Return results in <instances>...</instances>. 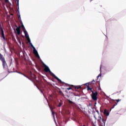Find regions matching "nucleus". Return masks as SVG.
I'll return each instance as SVG.
<instances>
[{
    "label": "nucleus",
    "mask_w": 126,
    "mask_h": 126,
    "mask_svg": "<svg viewBox=\"0 0 126 126\" xmlns=\"http://www.w3.org/2000/svg\"><path fill=\"white\" fill-rule=\"evenodd\" d=\"M52 113V116H53L54 119H55V113L51 110Z\"/></svg>",
    "instance_id": "2eb2a0df"
},
{
    "label": "nucleus",
    "mask_w": 126,
    "mask_h": 126,
    "mask_svg": "<svg viewBox=\"0 0 126 126\" xmlns=\"http://www.w3.org/2000/svg\"><path fill=\"white\" fill-rule=\"evenodd\" d=\"M97 96H98V93L97 92L94 91V92H93L91 95L92 100H93V101H97L98 99Z\"/></svg>",
    "instance_id": "20e7f679"
},
{
    "label": "nucleus",
    "mask_w": 126,
    "mask_h": 126,
    "mask_svg": "<svg viewBox=\"0 0 126 126\" xmlns=\"http://www.w3.org/2000/svg\"><path fill=\"white\" fill-rule=\"evenodd\" d=\"M101 68H102V65H100V70H101Z\"/></svg>",
    "instance_id": "a878e982"
},
{
    "label": "nucleus",
    "mask_w": 126,
    "mask_h": 126,
    "mask_svg": "<svg viewBox=\"0 0 126 126\" xmlns=\"http://www.w3.org/2000/svg\"><path fill=\"white\" fill-rule=\"evenodd\" d=\"M122 99H116V100H114V101H116V102H117V103H116L113 107H112V109H114V108H115V106H117V105H118V103H119V102H120V101H121Z\"/></svg>",
    "instance_id": "9d476101"
},
{
    "label": "nucleus",
    "mask_w": 126,
    "mask_h": 126,
    "mask_svg": "<svg viewBox=\"0 0 126 126\" xmlns=\"http://www.w3.org/2000/svg\"><path fill=\"white\" fill-rule=\"evenodd\" d=\"M91 1H92V0H91Z\"/></svg>",
    "instance_id": "cd10ccee"
},
{
    "label": "nucleus",
    "mask_w": 126,
    "mask_h": 126,
    "mask_svg": "<svg viewBox=\"0 0 126 126\" xmlns=\"http://www.w3.org/2000/svg\"><path fill=\"white\" fill-rule=\"evenodd\" d=\"M4 1H5V2H8V0H4Z\"/></svg>",
    "instance_id": "4be33fe9"
},
{
    "label": "nucleus",
    "mask_w": 126,
    "mask_h": 126,
    "mask_svg": "<svg viewBox=\"0 0 126 126\" xmlns=\"http://www.w3.org/2000/svg\"><path fill=\"white\" fill-rule=\"evenodd\" d=\"M68 102L69 103V104H74V102H73L72 101L70 100H68Z\"/></svg>",
    "instance_id": "ddd939ff"
},
{
    "label": "nucleus",
    "mask_w": 126,
    "mask_h": 126,
    "mask_svg": "<svg viewBox=\"0 0 126 126\" xmlns=\"http://www.w3.org/2000/svg\"><path fill=\"white\" fill-rule=\"evenodd\" d=\"M99 119H100V120H102V122H104V120H103V119H102V117H99Z\"/></svg>",
    "instance_id": "6ab92c4d"
},
{
    "label": "nucleus",
    "mask_w": 126,
    "mask_h": 126,
    "mask_svg": "<svg viewBox=\"0 0 126 126\" xmlns=\"http://www.w3.org/2000/svg\"><path fill=\"white\" fill-rule=\"evenodd\" d=\"M89 105H90V106H91V104L90 103V104H89Z\"/></svg>",
    "instance_id": "bb28decb"
},
{
    "label": "nucleus",
    "mask_w": 126,
    "mask_h": 126,
    "mask_svg": "<svg viewBox=\"0 0 126 126\" xmlns=\"http://www.w3.org/2000/svg\"><path fill=\"white\" fill-rule=\"evenodd\" d=\"M43 64L44 67V71H45L46 72H50L51 75H52L53 76V77H54V78H55V79H57V80H58V81L60 82V83H61L62 84H63V81H62V80L61 79H59V78H58V77H57V76H56V75H55L53 72H52V71H51V70H50V68H49V67L48 66H47V65H46L44 63H43Z\"/></svg>",
    "instance_id": "f257e3e1"
},
{
    "label": "nucleus",
    "mask_w": 126,
    "mask_h": 126,
    "mask_svg": "<svg viewBox=\"0 0 126 126\" xmlns=\"http://www.w3.org/2000/svg\"><path fill=\"white\" fill-rule=\"evenodd\" d=\"M59 93H60V94H63V92H62V91H60Z\"/></svg>",
    "instance_id": "a211bd4d"
},
{
    "label": "nucleus",
    "mask_w": 126,
    "mask_h": 126,
    "mask_svg": "<svg viewBox=\"0 0 126 126\" xmlns=\"http://www.w3.org/2000/svg\"><path fill=\"white\" fill-rule=\"evenodd\" d=\"M0 61H1L2 63V66L3 68H5V66L7 65V64L6 63V62L5 61V59H4V57H3V56L1 55V54L0 53Z\"/></svg>",
    "instance_id": "7ed1b4c3"
},
{
    "label": "nucleus",
    "mask_w": 126,
    "mask_h": 126,
    "mask_svg": "<svg viewBox=\"0 0 126 126\" xmlns=\"http://www.w3.org/2000/svg\"><path fill=\"white\" fill-rule=\"evenodd\" d=\"M21 28V27H20V26H19L16 29V32H17V34H18V35H20V33H21L20 28Z\"/></svg>",
    "instance_id": "6e6552de"
},
{
    "label": "nucleus",
    "mask_w": 126,
    "mask_h": 126,
    "mask_svg": "<svg viewBox=\"0 0 126 126\" xmlns=\"http://www.w3.org/2000/svg\"><path fill=\"white\" fill-rule=\"evenodd\" d=\"M104 115H105V116H109V112L108 111H107V110H104Z\"/></svg>",
    "instance_id": "9b49d317"
},
{
    "label": "nucleus",
    "mask_w": 126,
    "mask_h": 126,
    "mask_svg": "<svg viewBox=\"0 0 126 126\" xmlns=\"http://www.w3.org/2000/svg\"><path fill=\"white\" fill-rule=\"evenodd\" d=\"M0 29L1 31V38H3L4 41H6V39L5 38V36H4V32H3V29L2 27H1Z\"/></svg>",
    "instance_id": "0eeeda50"
},
{
    "label": "nucleus",
    "mask_w": 126,
    "mask_h": 126,
    "mask_svg": "<svg viewBox=\"0 0 126 126\" xmlns=\"http://www.w3.org/2000/svg\"><path fill=\"white\" fill-rule=\"evenodd\" d=\"M19 43L21 45V41L19 40Z\"/></svg>",
    "instance_id": "b1692460"
},
{
    "label": "nucleus",
    "mask_w": 126,
    "mask_h": 126,
    "mask_svg": "<svg viewBox=\"0 0 126 126\" xmlns=\"http://www.w3.org/2000/svg\"><path fill=\"white\" fill-rule=\"evenodd\" d=\"M18 18H19V19H21V17H20V15H19Z\"/></svg>",
    "instance_id": "412c9836"
},
{
    "label": "nucleus",
    "mask_w": 126,
    "mask_h": 126,
    "mask_svg": "<svg viewBox=\"0 0 126 126\" xmlns=\"http://www.w3.org/2000/svg\"><path fill=\"white\" fill-rule=\"evenodd\" d=\"M58 106L59 107H61V106H62V103H60Z\"/></svg>",
    "instance_id": "aec40b11"
},
{
    "label": "nucleus",
    "mask_w": 126,
    "mask_h": 126,
    "mask_svg": "<svg viewBox=\"0 0 126 126\" xmlns=\"http://www.w3.org/2000/svg\"><path fill=\"white\" fill-rule=\"evenodd\" d=\"M24 32L25 34V37L26 38V39L28 41V42L27 43L28 44V43H29L30 47H31V48H32V43H31V40H30V38H29V35H28V32H27V31L26 30L24 31Z\"/></svg>",
    "instance_id": "f03ea898"
},
{
    "label": "nucleus",
    "mask_w": 126,
    "mask_h": 126,
    "mask_svg": "<svg viewBox=\"0 0 126 126\" xmlns=\"http://www.w3.org/2000/svg\"><path fill=\"white\" fill-rule=\"evenodd\" d=\"M73 88H74L75 90L77 89V90H78V89H81V86H73V85H71Z\"/></svg>",
    "instance_id": "1a4fd4ad"
},
{
    "label": "nucleus",
    "mask_w": 126,
    "mask_h": 126,
    "mask_svg": "<svg viewBox=\"0 0 126 126\" xmlns=\"http://www.w3.org/2000/svg\"><path fill=\"white\" fill-rule=\"evenodd\" d=\"M101 74H99L98 76H97V77H99V76H101Z\"/></svg>",
    "instance_id": "5701e85b"
},
{
    "label": "nucleus",
    "mask_w": 126,
    "mask_h": 126,
    "mask_svg": "<svg viewBox=\"0 0 126 126\" xmlns=\"http://www.w3.org/2000/svg\"><path fill=\"white\" fill-rule=\"evenodd\" d=\"M26 77H27L30 80L32 81V71H30V72L28 71V75H25Z\"/></svg>",
    "instance_id": "423d86ee"
},
{
    "label": "nucleus",
    "mask_w": 126,
    "mask_h": 126,
    "mask_svg": "<svg viewBox=\"0 0 126 126\" xmlns=\"http://www.w3.org/2000/svg\"><path fill=\"white\" fill-rule=\"evenodd\" d=\"M69 86H70V87L67 88V90H70L72 89V88H73V87H72L71 85H69Z\"/></svg>",
    "instance_id": "f8f14e48"
},
{
    "label": "nucleus",
    "mask_w": 126,
    "mask_h": 126,
    "mask_svg": "<svg viewBox=\"0 0 126 126\" xmlns=\"http://www.w3.org/2000/svg\"><path fill=\"white\" fill-rule=\"evenodd\" d=\"M90 91H91L92 92V94H93V92H95V91H93V90L92 89V88L91 89V90H90Z\"/></svg>",
    "instance_id": "f3484780"
},
{
    "label": "nucleus",
    "mask_w": 126,
    "mask_h": 126,
    "mask_svg": "<svg viewBox=\"0 0 126 126\" xmlns=\"http://www.w3.org/2000/svg\"><path fill=\"white\" fill-rule=\"evenodd\" d=\"M92 88H90L89 86H87V90L88 91H89V90H91Z\"/></svg>",
    "instance_id": "4468645a"
},
{
    "label": "nucleus",
    "mask_w": 126,
    "mask_h": 126,
    "mask_svg": "<svg viewBox=\"0 0 126 126\" xmlns=\"http://www.w3.org/2000/svg\"><path fill=\"white\" fill-rule=\"evenodd\" d=\"M32 49H33V54L35 55V56L40 59V56H39V54L38 53V51L36 50V48L34 47V46L32 45Z\"/></svg>",
    "instance_id": "39448f33"
},
{
    "label": "nucleus",
    "mask_w": 126,
    "mask_h": 126,
    "mask_svg": "<svg viewBox=\"0 0 126 126\" xmlns=\"http://www.w3.org/2000/svg\"><path fill=\"white\" fill-rule=\"evenodd\" d=\"M96 112H97V114H99V111L98 110H96Z\"/></svg>",
    "instance_id": "393cba45"
},
{
    "label": "nucleus",
    "mask_w": 126,
    "mask_h": 126,
    "mask_svg": "<svg viewBox=\"0 0 126 126\" xmlns=\"http://www.w3.org/2000/svg\"><path fill=\"white\" fill-rule=\"evenodd\" d=\"M22 28H23V29L24 30V31L26 30L25 28L24 27V25H23V24H22Z\"/></svg>",
    "instance_id": "dca6fc26"
}]
</instances>
